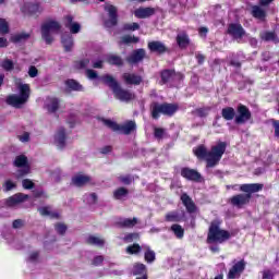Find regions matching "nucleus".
<instances>
[{"label": "nucleus", "instance_id": "nucleus-33", "mask_svg": "<svg viewBox=\"0 0 279 279\" xmlns=\"http://www.w3.org/2000/svg\"><path fill=\"white\" fill-rule=\"evenodd\" d=\"M39 213L43 217H51V219H58L60 217L58 213L51 210V207H41L39 208Z\"/></svg>", "mask_w": 279, "mask_h": 279}, {"label": "nucleus", "instance_id": "nucleus-26", "mask_svg": "<svg viewBox=\"0 0 279 279\" xmlns=\"http://www.w3.org/2000/svg\"><path fill=\"white\" fill-rule=\"evenodd\" d=\"M88 182H90V177L84 174H76L72 179V184H74V186H84V184H88Z\"/></svg>", "mask_w": 279, "mask_h": 279}, {"label": "nucleus", "instance_id": "nucleus-60", "mask_svg": "<svg viewBox=\"0 0 279 279\" xmlns=\"http://www.w3.org/2000/svg\"><path fill=\"white\" fill-rule=\"evenodd\" d=\"M19 140H20L22 143H27V141H29V133H24L23 135H20V136H19Z\"/></svg>", "mask_w": 279, "mask_h": 279}, {"label": "nucleus", "instance_id": "nucleus-42", "mask_svg": "<svg viewBox=\"0 0 279 279\" xmlns=\"http://www.w3.org/2000/svg\"><path fill=\"white\" fill-rule=\"evenodd\" d=\"M87 243H89V245H98L99 247H101V245H104L105 241L100 238L90 235L87 238Z\"/></svg>", "mask_w": 279, "mask_h": 279}, {"label": "nucleus", "instance_id": "nucleus-8", "mask_svg": "<svg viewBox=\"0 0 279 279\" xmlns=\"http://www.w3.org/2000/svg\"><path fill=\"white\" fill-rule=\"evenodd\" d=\"M104 124L113 132H120L121 134H132V132L136 130V122L134 121H129L123 125H119L112 120H104Z\"/></svg>", "mask_w": 279, "mask_h": 279}, {"label": "nucleus", "instance_id": "nucleus-9", "mask_svg": "<svg viewBox=\"0 0 279 279\" xmlns=\"http://www.w3.org/2000/svg\"><path fill=\"white\" fill-rule=\"evenodd\" d=\"M105 12L108 16V19H105V21H104L105 26L114 27V25H117V19H118L117 7H114L110 3H106L105 4Z\"/></svg>", "mask_w": 279, "mask_h": 279}, {"label": "nucleus", "instance_id": "nucleus-30", "mask_svg": "<svg viewBox=\"0 0 279 279\" xmlns=\"http://www.w3.org/2000/svg\"><path fill=\"white\" fill-rule=\"evenodd\" d=\"M184 214H180L178 211H170L166 215V221L171 223L182 221Z\"/></svg>", "mask_w": 279, "mask_h": 279}, {"label": "nucleus", "instance_id": "nucleus-56", "mask_svg": "<svg viewBox=\"0 0 279 279\" xmlns=\"http://www.w3.org/2000/svg\"><path fill=\"white\" fill-rule=\"evenodd\" d=\"M263 279H274V272L271 270H264L263 271Z\"/></svg>", "mask_w": 279, "mask_h": 279}, {"label": "nucleus", "instance_id": "nucleus-5", "mask_svg": "<svg viewBox=\"0 0 279 279\" xmlns=\"http://www.w3.org/2000/svg\"><path fill=\"white\" fill-rule=\"evenodd\" d=\"M60 32V23L49 20L41 25V38L47 43V45H51L53 43L52 34H58Z\"/></svg>", "mask_w": 279, "mask_h": 279}, {"label": "nucleus", "instance_id": "nucleus-55", "mask_svg": "<svg viewBox=\"0 0 279 279\" xmlns=\"http://www.w3.org/2000/svg\"><path fill=\"white\" fill-rule=\"evenodd\" d=\"M119 180H120V182H122V184H131L132 183V177H130V175L120 177Z\"/></svg>", "mask_w": 279, "mask_h": 279}, {"label": "nucleus", "instance_id": "nucleus-10", "mask_svg": "<svg viewBox=\"0 0 279 279\" xmlns=\"http://www.w3.org/2000/svg\"><path fill=\"white\" fill-rule=\"evenodd\" d=\"M15 167H19L17 178H22V175H27L29 173V165H27V157L20 155L15 158L14 161Z\"/></svg>", "mask_w": 279, "mask_h": 279}, {"label": "nucleus", "instance_id": "nucleus-20", "mask_svg": "<svg viewBox=\"0 0 279 279\" xmlns=\"http://www.w3.org/2000/svg\"><path fill=\"white\" fill-rule=\"evenodd\" d=\"M156 13V9L154 8H140L134 11L136 19H147L149 16H154Z\"/></svg>", "mask_w": 279, "mask_h": 279}, {"label": "nucleus", "instance_id": "nucleus-17", "mask_svg": "<svg viewBox=\"0 0 279 279\" xmlns=\"http://www.w3.org/2000/svg\"><path fill=\"white\" fill-rule=\"evenodd\" d=\"M22 12H24V14H37V12H43V7H40L38 2H28L24 4Z\"/></svg>", "mask_w": 279, "mask_h": 279}, {"label": "nucleus", "instance_id": "nucleus-48", "mask_svg": "<svg viewBox=\"0 0 279 279\" xmlns=\"http://www.w3.org/2000/svg\"><path fill=\"white\" fill-rule=\"evenodd\" d=\"M136 239H138V233H129L125 235L124 241H126V243H132V241H136Z\"/></svg>", "mask_w": 279, "mask_h": 279}, {"label": "nucleus", "instance_id": "nucleus-40", "mask_svg": "<svg viewBox=\"0 0 279 279\" xmlns=\"http://www.w3.org/2000/svg\"><path fill=\"white\" fill-rule=\"evenodd\" d=\"M113 197L116 199H123L124 197H128V190L125 187H120L114 191Z\"/></svg>", "mask_w": 279, "mask_h": 279}, {"label": "nucleus", "instance_id": "nucleus-44", "mask_svg": "<svg viewBox=\"0 0 279 279\" xmlns=\"http://www.w3.org/2000/svg\"><path fill=\"white\" fill-rule=\"evenodd\" d=\"M1 66L4 71H12V69H14V62L10 59H5L1 62Z\"/></svg>", "mask_w": 279, "mask_h": 279}, {"label": "nucleus", "instance_id": "nucleus-36", "mask_svg": "<svg viewBox=\"0 0 279 279\" xmlns=\"http://www.w3.org/2000/svg\"><path fill=\"white\" fill-rule=\"evenodd\" d=\"M105 60H107V62L109 64H114L116 66H121V64H123V59H121V57L119 56H114V54H108Z\"/></svg>", "mask_w": 279, "mask_h": 279}, {"label": "nucleus", "instance_id": "nucleus-24", "mask_svg": "<svg viewBox=\"0 0 279 279\" xmlns=\"http://www.w3.org/2000/svg\"><path fill=\"white\" fill-rule=\"evenodd\" d=\"M27 197H29V196L22 194V193L15 194V195L11 196L10 198H8L7 205L8 206H16V204H21V202H25V199H27Z\"/></svg>", "mask_w": 279, "mask_h": 279}, {"label": "nucleus", "instance_id": "nucleus-21", "mask_svg": "<svg viewBox=\"0 0 279 279\" xmlns=\"http://www.w3.org/2000/svg\"><path fill=\"white\" fill-rule=\"evenodd\" d=\"M143 58H145V50L144 49H138L132 52V54H130L128 57V62L129 64H136L138 62H141V60H143Z\"/></svg>", "mask_w": 279, "mask_h": 279}, {"label": "nucleus", "instance_id": "nucleus-37", "mask_svg": "<svg viewBox=\"0 0 279 279\" xmlns=\"http://www.w3.org/2000/svg\"><path fill=\"white\" fill-rule=\"evenodd\" d=\"M119 223H120V226H122V228H134V226H136V223H138V219L124 218Z\"/></svg>", "mask_w": 279, "mask_h": 279}, {"label": "nucleus", "instance_id": "nucleus-38", "mask_svg": "<svg viewBox=\"0 0 279 279\" xmlns=\"http://www.w3.org/2000/svg\"><path fill=\"white\" fill-rule=\"evenodd\" d=\"M147 274V268L144 264H135L133 266V275L134 276H145Z\"/></svg>", "mask_w": 279, "mask_h": 279}, {"label": "nucleus", "instance_id": "nucleus-6", "mask_svg": "<svg viewBox=\"0 0 279 279\" xmlns=\"http://www.w3.org/2000/svg\"><path fill=\"white\" fill-rule=\"evenodd\" d=\"M178 112V105L173 104H154L151 106V114L153 119H158L160 114H166L167 117H171Z\"/></svg>", "mask_w": 279, "mask_h": 279}, {"label": "nucleus", "instance_id": "nucleus-12", "mask_svg": "<svg viewBox=\"0 0 279 279\" xmlns=\"http://www.w3.org/2000/svg\"><path fill=\"white\" fill-rule=\"evenodd\" d=\"M244 270H245V262L240 260L231 267L228 274V278L229 279L240 278L241 274H243Z\"/></svg>", "mask_w": 279, "mask_h": 279}, {"label": "nucleus", "instance_id": "nucleus-32", "mask_svg": "<svg viewBox=\"0 0 279 279\" xmlns=\"http://www.w3.org/2000/svg\"><path fill=\"white\" fill-rule=\"evenodd\" d=\"M260 38L266 43H279L278 35H276L274 32H264L260 34Z\"/></svg>", "mask_w": 279, "mask_h": 279}, {"label": "nucleus", "instance_id": "nucleus-64", "mask_svg": "<svg viewBox=\"0 0 279 279\" xmlns=\"http://www.w3.org/2000/svg\"><path fill=\"white\" fill-rule=\"evenodd\" d=\"M8 46V39L0 37V47H7Z\"/></svg>", "mask_w": 279, "mask_h": 279}, {"label": "nucleus", "instance_id": "nucleus-15", "mask_svg": "<svg viewBox=\"0 0 279 279\" xmlns=\"http://www.w3.org/2000/svg\"><path fill=\"white\" fill-rule=\"evenodd\" d=\"M228 34L230 36H233L235 40H239L245 36V29H243V26L241 24H230L228 27Z\"/></svg>", "mask_w": 279, "mask_h": 279}, {"label": "nucleus", "instance_id": "nucleus-23", "mask_svg": "<svg viewBox=\"0 0 279 279\" xmlns=\"http://www.w3.org/2000/svg\"><path fill=\"white\" fill-rule=\"evenodd\" d=\"M240 191L243 193H258V191H263V185L258 183L242 184Z\"/></svg>", "mask_w": 279, "mask_h": 279}, {"label": "nucleus", "instance_id": "nucleus-35", "mask_svg": "<svg viewBox=\"0 0 279 279\" xmlns=\"http://www.w3.org/2000/svg\"><path fill=\"white\" fill-rule=\"evenodd\" d=\"M221 114L226 119V121H232V119H234V116L236 114V112L234 111V108L227 107V108L222 109Z\"/></svg>", "mask_w": 279, "mask_h": 279}, {"label": "nucleus", "instance_id": "nucleus-11", "mask_svg": "<svg viewBox=\"0 0 279 279\" xmlns=\"http://www.w3.org/2000/svg\"><path fill=\"white\" fill-rule=\"evenodd\" d=\"M236 110L235 123H247L252 119V112L244 105H239Z\"/></svg>", "mask_w": 279, "mask_h": 279}, {"label": "nucleus", "instance_id": "nucleus-63", "mask_svg": "<svg viewBox=\"0 0 279 279\" xmlns=\"http://www.w3.org/2000/svg\"><path fill=\"white\" fill-rule=\"evenodd\" d=\"M21 226H23V220H15L13 222V228H21Z\"/></svg>", "mask_w": 279, "mask_h": 279}, {"label": "nucleus", "instance_id": "nucleus-52", "mask_svg": "<svg viewBox=\"0 0 279 279\" xmlns=\"http://www.w3.org/2000/svg\"><path fill=\"white\" fill-rule=\"evenodd\" d=\"M165 136V130L160 128L155 129V138H162Z\"/></svg>", "mask_w": 279, "mask_h": 279}, {"label": "nucleus", "instance_id": "nucleus-22", "mask_svg": "<svg viewBox=\"0 0 279 279\" xmlns=\"http://www.w3.org/2000/svg\"><path fill=\"white\" fill-rule=\"evenodd\" d=\"M181 202L185 206L187 213H195L197 210V207L195 206V203H193V199L190 195L182 194Z\"/></svg>", "mask_w": 279, "mask_h": 279}, {"label": "nucleus", "instance_id": "nucleus-18", "mask_svg": "<svg viewBox=\"0 0 279 279\" xmlns=\"http://www.w3.org/2000/svg\"><path fill=\"white\" fill-rule=\"evenodd\" d=\"M64 25L70 29L71 34H78L80 29H82L80 23L73 22V17L71 15L65 16Z\"/></svg>", "mask_w": 279, "mask_h": 279}, {"label": "nucleus", "instance_id": "nucleus-28", "mask_svg": "<svg viewBox=\"0 0 279 279\" xmlns=\"http://www.w3.org/2000/svg\"><path fill=\"white\" fill-rule=\"evenodd\" d=\"M60 106V101L57 98H47L45 102V107L47 108L48 112H56Z\"/></svg>", "mask_w": 279, "mask_h": 279}, {"label": "nucleus", "instance_id": "nucleus-19", "mask_svg": "<svg viewBox=\"0 0 279 279\" xmlns=\"http://www.w3.org/2000/svg\"><path fill=\"white\" fill-rule=\"evenodd\" d=\"M182 74L171 71V70H165L161 72V84H167V82L171 80H182Z\"/></svg>", "mask_w": 279, "mask_h": 279}, {"label": "nucleus", "instance_id": "nucleus-57", "mask_svg": "<svg viewBox=\"0 0 279 279\" xmlns=\"http://www.w3.org/2000/svg\"><path fill=\"white\" fill-rule=\"evenodd\" d=\"M28 75L29 77H36V75H38V69H36V66H31L28 70Z\"/></svg>", "mask_w": 279, "mask_h": 279}, {"label": "nucleus", "instance_id": "nucleus-27", "mask_svg": "<svg viewBox=\"0 0 279 279\" xmlns=\"http://www.w3.org/2000/svg\"><path fill=\"white\" fill-rule=\"evenodd\" d=\"M148 48L154 51L155 53H165L167 51V47L165 44L160 41H151L148 44Z\"/></svg>", "mask_w": 279, "mask_h": 279}, {"label": "nucleus", "instance_id": "nucleus-51", "mask_svg": "<svg viewBox=\"0 0 279 279\" xmlns=\"http://www.w3.org/2000/svg\"><path fill=\"white\" fill-rule=\"evenodd\" d=\"M138 23L125 24L124 29H129L130 32H136L138 29Z\"/></svg>", "mask_w": 279, "mask_h": 279}, {"label": "nucleus", "instance_id": "nucleus-16", "mask_svg": "<svg viewBox=\"0 0 279 279\" xmlns=\"http://www.w3.org/2000/svg\"><path fill=\"white\" fill-rule=\"evenodd\" d=\"M122 80L125 82V84L138 86L143 82V76L134 73H124L122 75Z\"/></svg>", "mask_w": 279, "mask_h": 279}, {"label": "nucleus", "instance_id": "nucleus-47", "mask_svg": "<svg viewBox=\"0 0 279 279\" xmlns=\"http://www.w3.org/2000/svg\"><path fill=\"white\" fill-rule=\"evenodd\" d=\"M85 202H87V204H95L97 202V195L95 193L86 195Z\"/></svg>", "mask_w": 279, "mask_h": 279}, {"label": "nucleus", "instance_id": "nucleus-4", "mask_svg": "<svg viewBox=\"0 0 279 279\" xmlns=\"http://www.w3.org/2000/svg\"><path fill=\"white\" fill-rule=\"evenodd\" d=\"M17 90L20 95H11L7 98V104L13 106V108H21L29 99V85L17 83Z\"/></svg>", "mask_w": 279, "mask_h": 279}, {"label": "nucleus", "instance_id": "nucleus-39", "mask_svg": "<svg viewBox=\"0 0 279 279\" xmlns=\"http://www.w3.org/2000/svg\"><path fill=\"white\" fill-rule=\"evenodd\" d=\"M171 230L177 236V239H182L184 236V229L180 225H172Z\"/></svg>", "mask_w": 279, "mask_h": 279}, {"label": "nucleus", "instance_id": "nucleus-58", "mask_svg": "<svg viewBox=\"0 0 279 279\" xmlns=\"http://www.w3.org/2000/svg\"><path fill=\"white\" fill-rule=\"evenodd\" d=\"M104 263V256H96L93 260V265H95L96 267L101 265Z\"/></svg>", "mask_w": 279, "mask_h": 279}, {"label": "nucleus", "instance_id": "nucleus-14", "mask_svg": "<svg viewBox=\"0 0 279 279\" xmlns=\"http://www.w3.org/2000/svg\"><path fill=\"white\" fill-rule=\"evenodd\" d=\"M181 175L182 178H185V180H191L192 182H199V180H202V174H199L197 170L191 168H182Z\"/></svg>", "mask_w": 279, "mask_h": 279}, {"label": "nucleus", "instance_id": "nucleus-2", "mask_svg": "<svg viewBox=\"0 0 279 279\" xmlns=\"http://www.w3.org/2000/svg\"><path fill=\"white\" fill-rule=\"evenodd\" d=\"M100 80L104 82V84L112 89L113 95L120 101H132V99H134V94H132L130 90L121 88V86H119V82H117L112 75L106 74L101 76Z\"/></svg>", "mask_w": 279, "mask_h": 279}, {"label": "nucleus", "instance_id": "nucleus-3", "mask_svg": "<svg viewBox=\"0 0 279 279\" xmlns=\"http://www.w3.org/2000/svg\"><path fill=\"white\" fill-rule=\"evenodd\" d=\"M232 236L227 230L219 227V222H211L207 235V243H226Z\"/></svg>", "mask_w": 279, "mask_h": 279}, {"label": "nucleus", "instance_id": "nucleus-13", "mask_svg": "<svg viewBox=\"0 0 279 279\" xmlns=\"http://www.w3.org/2000/svg\"><path fill=\"white\" fill-rule=\"evenodd\" d=\"M252 198V195L250 194H238L233 197H231V204L232 206H235L236 208H243L245 204H250V199Z\"/></svg>", "mask_w": 279, "mask_h": 279}, {"label": "nucleus", "instance_id": "nucleus-59", "mask_svg": "<svg viewBox=\"0 0 279 279\" xmlns=\"http://www.w3.org/2000/svg\"><path fill=\"white\" fill-rule=\"evenodd\" d=\"M89 62L90 61L88 59L82 60L78 62L77 66H78V69H86V66H88Z\"/></svg>", "mask_w": 279, "mask_h": 279}, {"label": "nucleus", "instance_id": "nucleus-53", "mask_svg": "<svg viewBox=\"0 0 279 279\" xmlns=\"http://www.w3.org/2000/svg\"><path fill=\"white\" fill-rule=\"evenodd\" d=\"M56 230L59 234H64L66 232V227L62 223L56 226Z\"/></svg>", "mask_w": 279, "mask_h": 279}, {"label": "nucleus", "instance_id": "nucleus-49", "mask_svg": "<svg viewBox=\"0 0 279 279\" xmlns=\"http://www.w3.org/2000/svg\"><path fill=\"white\" fill-rule=\"evenodd\" d=\"M12 189H16V183L12 182L11 180L5 181L4 190L12 191Z\"/></svg>", "mask_w": 279, "mask_h": 279}, {"label": "nucleus", "instance_id": "nucleus-61", "mask_svg": "<svg viewBox=\"0 0 279 279\" xmlns=\"http://www.w3.org/2000/svg\"><path fill=\"white\" fill-rule=\"evenodd\" d=\"M270 3H274V0H259V5L262 8H267Z\"/></svg>", "mask_w": 279, "mask_h": 279}, {"label": "nucleus", "instance_id": "nucleus-43", "mask_svg": "<svg viewBox=\"0 0 279 279\" xmlns=\"http://www.w3.org/2000/svg\"><path fill=\"white\" fill-rule=\"evenodd\" d=\"M29 38V34L27 33H22V34H16L11 37L12 43H22V40H27Z\"/></svg>", "mask_w": 279, "mask_h": 279}, {"label": "nucleus", "instance_id": "nucleus-7", "mask_svg": "<svg viewBox=\"0 0 279 279\" xmlns=\"http://www.w3.org/2000/svg\"><path fill=\"white\" fill-rule=\"evenodd\" d=\"M141 250L144 252L146 263H154L156 260V252H154L147 244H143L142 246L138 244H133L126 247L128 254H138Z\"/></svg>", "mask_w": 279, "mask_h": 279}, {"label": "nucleus", "instance_id": "nucleus-45", "mask_svg": "<svg viewBox=\"0 0 279 279\" xmlns=\"http://www.w3.org/2000/svg\"><path fill=\"white\" fill-rule=\"evenodd\" d=\"M8 32H10L8 21H5L4 19H0V34H8Z\"/></svg>", "mask_w": 279, "mask_h": 279}, {"label": "nucleus", "instance_id": "nucleus-1", "mask_svg": "<svg viewBox=\"0 0 279 279\" xmlns=\"http://www.w3.org/2000/svg\"><path fill=\"white\" fill-rule=\"evenodd\" d=\"M193 151L196 157L206 160L208 168L217 167L223 154H226V142L217 143L211 146L210 150L206 149V146L199 145Z\"/></svg>", "mask_w": 279, "mask_h": 279}, {"label": "nucleus", "instance_id": "nucleus-46", "mask_svg": "<svg viewBox=\"0 0 279 279\" xmlns=\"http://www.w3.org/2000/svg\"><path fill=\"white\" fill-rule=\"evenodd\" d=\"M137 41H138V37L126 35V36L122 37L121 44L130 45V43H137Z\"/></svg>", "mask_w": 279, "mask_h": 279}, {"label": "nucleus", "instance_id": "nucleus-41", "mask_svg": "<svg viewBox=\"0 0 279 279\" xmlns=\"http://www.w3.org/2000/svg\"><path fill=\"white\" fill-rule=\"evenodd\" d=\"M68 88H71V90H82L83 87L80 83H77L75 80H68L65 82Z\"/></svg>", "mask_w": 279, "mask_h": 279}, {"label": "nucleus", "instance_id": "nucleus-25", "mask_svg": "<svg viewBox=\"0 0 279 279\" xmlns=\"http://www.w3.org/2000/svg\"><path fill=\"white\" fill-rule=\"evenodd\" d=\"M65 141H66V136L64 134V129H60L54 135V143L57 147H59V149H63Z\"/></svg>", "mask_w": 279, "mask_h": 279}, {"label": "nucleus", "instance_id": "nucleus-50", "mask_svg": "<svg viewBox=\"0 0 279 279\" xmlns=\"http://www.w3.org/2000/svg\"><path fill=\"white\" fill-rule=\"evenodd\" d=\"M23 189H34V182L29 179H25L22 181Z\"/></svg>", "mask_w": 279, "mask_h": 279}, {"label": "nucleus", "instance_id": "nucleus-34", "mask_svg": "<svg viewBox=\"0 0 279 279\" xmlns=\"http://www.w3.org/2000/svg\"><path fill=\"white\" fill-rule=\"evenodd\" d=\"M177 43L181 49H184L185 47H189V36L186 33H180L177 36Z\"/></svg>", "mask_w": 279, "mask_h": 279}, {"label": "nucleus", "instance_id": "nucleus-29", "mask_svg": "<svg viewBox=\"0 0 279 279\" xmlns=\"http://www.w3.org/2000/svg\"><path fill=\"white\" fill-rule=\"evenodd\" d=\"M252 14L254 19H258L259 21H265V16H267V12L264 11L263 8L258 5L252 7Z\"/></svg>", "mask_w": 279, "mask_h": 279}, {"label": "nucleus", "instance_id": "nucleus-62", "mask_svg": "<svg viewBox=\"0 0 279 279\" xmlns=\"http://www.w3.org/2000/svg\"><path fill=\"white\" fill-rule=\"evenodd\" d=\"M198 34H199V36H202L203 38H206V34H208V28H206V27H201V28L198 29Z\"/></svg>", "mask_w": 279, "mask_h": 279}, {"label": "nucleus", "instance_id": "nucleus-54", "mask_svg": "<svg viewBox=\"0 0 279 279\" xmlns=\"http://www.w3.org/2000/svg\"><path fill=\"white\" fill-rule=\"evenodd\" d=\"M86 75L88 80H97V72L94 70H87Z\"/></svg>", "mask_w": 279, "mask_h": 279}, {"label": "nucleus", "instance_id": "nucleus-31", "mask_svg": "<svg viewBox=\"0 0 279 279\" xmlns=\"http://www.w3.org/2000/svg\"><path fill=\"white\" fill-rule=\"evenodd\" d=\"M61 43L65 51H71V49L73 48V37L71 36V34L62 35Z\"/></svg>", "mask_w": 279, "mask_h": 279}]
</instances>
